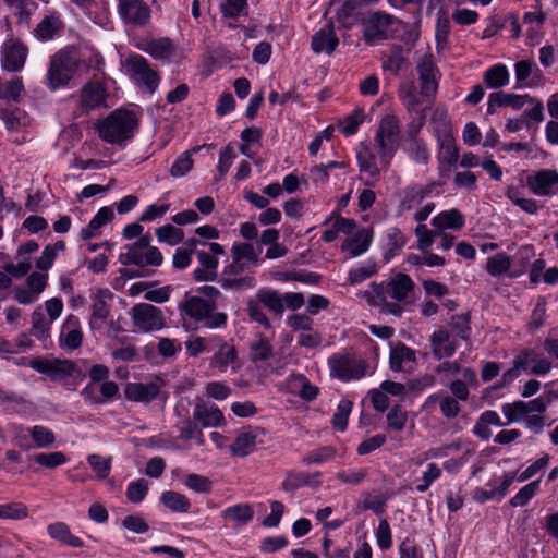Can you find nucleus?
<instances>
[{"mask_svg":"<svg viewBox=\"0 0 558 558\" xmlns=\"http://www.w3.org/2000/svg\"><path fill=\"white\" fill-rule=\"evenodd\" d=\"M28 56L27 46L19 38L9 37L1 47V66L16 73L23 70Z\"/></svg>","mask_w":558,"mask_h":558,"instance_id":"obj_12","label":"nucleus"},{"mask_svg":"<svg viewBox=\"0 0 558 558\" xmlns=\"http://www.w3.org/2000/svg\"><path fill=\"white\" fill-rule=\"evenodd\" d=\"M506 196L526 214L533 215L536 214L537 210L539 209L537 202L533 198L522 197V193L517 186H508L506 191Z\"/></svg>","mask_w":558,"mask_h":558,"instance_id":"obj_50","label":"nucleus"},{"mask_svg":"<svg viewBox=\"0 0 558 558\" xmlns=\"http://www.w3.org/2000/svg\"><path fill=\"white\" fill-rule=\"evenodd\" d=\"M47 533L50 538L59 542L61 545L71 548L84 547V542L81 537L71 532L70 526L62 521L53 522L47 525Z\"/></svg>","mask_w":558,"mask_h":558,"instance_id":"obj_28","label":"nucleus"},{"mask_svg":"<svg viewBox=\"0 0 558 558\" xmlns=\"http://www.w3.org/2000/svg\"><path fill=\"white\" fill-rule=\"evenodd\" d=\"M198 150L199 147H194L192 150H186L182 153L172 163L170 174L174 178H180L187 174L192 170L194 165L191 155L192 153H196Z\"/></svg>","mask_w":558,"mask_h":558,"instance_id":"obj_56","label":"nucleus"},{"mask_svg":"<svg viewBox=\"0 0 558 558\" xmlns=\"http://www.w3.org/2000/svg\"><path fill=\"white\" fill-rule=\"evenodd\" d=\"M429 341L433 355L438 361L453 356L457 351L456 340L447 329L440 328L434 331Z\"/></svg>","mask_w":558,"mask_h":558,"instance_id":"obj_22","label":"nucleus"},{"mask_svg":"<svg viewBox=\"0 0 558 558\" xmlns=\"http://www.w3.org/2000/svg\"><path fill=\"white\" fill-rule=\"evenodd\" d=\"M558 400V391L549 390L542 396L529 401V403H519V412L524 411L529 408L536 410L537 412H546L547 408L555 401Z\"/></svg>","mask_w":558,"mask_h":558,"instance_id":"obj_57","label":"nucleus"},{"mask_svg":"<svg viewBox=\"0 0 558 558\" xmlns=\"http://www.w3.org/2000/svg\"><path fill=\"white\" fill-rule=\"evenodd\" d=\"M449 327L459 339L468 342L471 339V314L469 312L450 317Z\"/></svg>","mask_w":558,"mask_h":558,"instance_id":"obj_45","label":"nucleus"},{"mask_svg":"<svg viewBox=\"0 0 558 558\" xmlns=\"http://www.w3.org/2000/svg\"><path fill=\"white\" fill-rule=\"evenodd\" d=\"M163 386V379L158 376L149 383H128L124 387V396L133 402L150 403L158 398Z\"/></svg>","mask_w":558,"mask_h":558,"instance_id":"obj_15","label":"nucleus"},{"mask_svg":"<svg viewBox=\"0 0 558 558\" xmlns=\"http://www.w3.org/2000/svg\"><path fill=\"white\" fill-rule=\"evenodd\" d=\"M432 225L439 232L446 229L459 230L464 226V217L458 209L445 210L432 219Z\"/></svg>","mask_w":558,"mask_h":558,"instance_id":"obj_36","label":"nucleus"},{"mask_svg":"<svg viewBox=\"0 0 558 558\" xmlns=\"http://www.w3.org/2000/svg\"><path fill=\"white\" fill-rule=\"evenodd\" d=\"M136 246L134 243L124 246L126 252L119 255V262L123 266L135 265L143 268L146 266L158 267L162 264L163 256L158 247H149L146 253H143L144 250Z\"/></svg>","mask_w":558,"mask_h":558,"instance_id":"obj_14","label":"nucleus"},{"mask_svg":"<svg viewBox=\"0 0 558 558\" xmlns=\"http://www.w3.org/2000/svg\"><path fill=\"white\" fill-rule=\"evenodd\" d=\"M26 365L47 375L50 380L62 384L69 390H75L85 378V373L70 360L35 357Z\"/></svg>","mask_w":558,"mask_h":558,"instance_id":"obj_1","label":"nucleus"},{"mask_svg":"<svg viewBox=\"0 0 558 558\" xmlns=\"http://www.w3.org/2000/svg\"><path fill=\"white\" fill-rule=\"evenodd\" d=\"M519 403H529V401L517 400L511 403H504L501 405V412L505 417L508 420V423H517L524 422V425L527 429L535 434L543 433L546 426V412H537L531 408L526 409L523 413L519 412L518 404Z\"/></svg>","mask_w":558,"mask_h":558,"instance_id":"obj_11","label":"nucleus"},{"mask_svg":"<svg viewBox=\"0 0 558 558\" xmlns=\"http://www.w3.org/2000/svg\"><path fill=\"white\" fill-rule=\"evenodd\" d=\"M288 384L292 391L305 401H313L318 396V387L311 384L307 377L300 373H293L288 377Z\"/></svg>","mask_w":558,"mask_h":558,"instance_id":"obj_32","label":"nucleus"},{"mask_svg":"<svg viewBox=\"0 0 558 558\" xmlns=\"http://www.w3.org/2000/svg\"><path fill=\"white\" fill-rule=\"evenodd\" d=\"M113 293L107 289H98L92 295V314L89 317V326L93 330L101 329L108 317L110 316V301Z\"/></svg>","mask_w":558,"mask_h":558,"instance_id":"obj_17","label":"nucleus"},{"mask_svg":"<svg viewBox=\"0 0 558 558\" xmlns=\"http://www.w3.org/2000/svg\"><path fill=\"white\" fill-rule=\"evenodd\" d=\"M106 89L104 86L96 82H89L81 89L80 94V108L83 113L105 105Z\"/></svg>","mask_w":558,"mask_h":558,"instance_id":"obj_21","label":"nucleus"},{"mask_svg":"<svg viewBox=\"0 0 558 558\" xmlns=\"http://www.w3.org/2000/svg\"><path fill=\"white\" fill-rule=\"evenodd\" d=\"M264 305L257 298H248L246 301V312L251 322H255L265 329H271V323L264 312Z\"/></svg>","mask_w":558,"mask_h":558,"instance_id":"obj_51","label":"nucleus"},{"mask_svg":"<svg viewBox=\"0 0 558 558\" xmlns=\"http://www.w3.org/2000/svg\"><path fill=\"white\" fill-rule=\"evenodd\" d=\"M184 485L197 493V494H209L213 489V482L207 476L191 473L187 474L183 481Z\"/></svg>","mask_w":558,"mask_h":558,"instance_id":"obj_61","label":"nucleus"},{"mask_svg":"<svg viewBox=\"0 0 558 558\" xmlns=\"http://www.w3.org/2000/svg\"><path fill=\"white\" fill-rule=\"evenodd\" d=\"M257 435L252 432L240 433L234 441L230 445V451L235 457H246L256 446Z\"/></svg>","mask_w":558,"mask_h":558,"instance_id":"obj_44","label":"nucleus"},{"mask_svg":"<svg viewBox=\"0 0 558 558\" xmlns=\"http://www.w3.org/2000/svg\"><path fill=\"white\" fill-rule=\"evenodd\" d=\"M400 140V126L396 116H385L378 125L375 142L379 148L380 162L388 167L395 153L398 150Z\"/></svg>","mask_w":558,"mask_h":558,"instance_id":"obj_5","label":"nucleus"},{"mask_svg":"<svg viewBox=\"0 0 558 558\" xmlns=\"http://www.w3.org/2000/svg\"><path fill=\"white\" fill-rule=\"evenodd\" d=\"M28 507L21 501H11L0 505V519L2 520H24L28 518Z\"/></svg>","mask_w":558,"mask_h":558,"instance_id":"obj_52","label":"nucleus"},{"mask_svg":"<svg viewBox=\"0 0 558 558\" xmlns=\"http://www.w3.org/2000/svg\"><path fill=\"white\" fill-rule=\"evenodd\" d=\"M255 245L251 242H235L231 247V257L240 262H250L253 265L259 264L256 258Z\"/></svg>","mask_w":558,"mask_h":558,"instance_id":"obj_53","label":"nucleus"},{"mask_svg":"<svg viewBox=\"0 0 558 558\" xmlns=\"http://www.w3.org/2000/svg\"><path fill=\"white\" fill-rule=\"evenodd\" d=\"M61 341L68 349L75 350L82 345L83 333L81 323L75 315H69L62 326Z\"/></svg>","mask_w":558,"mask_h":558,"instance_id":"obj_31","label":"nucleus"},{"mask_svg":"<svg viewBox=\"0 0 558 558\" xmlns=\"http://www.w3.org/2000/svg\"><path fill=\"white\" fill-rule=\"evenodd\" d=\"M509 71L502 63L488 68L483 74V82L488 88L497 89L509 83Z\"/></svg>","mask_w":558,"mask_h":558,"instance_id":"obj_43","label":"nucleus"},{"mask_svg":"<svg viewBox=\"0 0 558 558\" xmlns=\"http://www.w3.org/2000/svg\"><path fill=\"white\" fill-rule=\"evenodd\" d=\"M160 502L170 511L177 513H186L191 509L190 499L175 490H166L160 496Z\"/></svg>","mask_w":558,"mask_h":558,"instance_id":"obj_42","label":"nucleus"},{"mask_svg":"<svg viewBox=\"0 0 558 558\" xmlns=\"http://www.w3.org/2000/svg\"><path fill=\"white\" fill-rule=\"evenodd\" d=\"M64 23L56 12L46 15L35 27L34 36L39 41L52 40L62 29Z\"/></svg>","mask_w":558,"mask_h":558,"instance_id":"obj_29","label":"nucleus"},{"mask_svg":"<svg viewBox=\"0 0 558 558\" xmlns=\"http://www.w3.org/2000/svg\"><path fill=\"white\" fill-rule=\"evenodd\" d=\"M541 73L537 64L534 61L521 60L514 64V74L517 80L515 88L532 87L533 84L526 82L531 75H538Z\"/></svg>","mask_w":558,"mask_h":558,"instance_id":"obj_47","label":"nucleus"},{"mask_svg":"<svg viewBox=\"0 0 558 558\" xmlns=\"http://www.w3.org/2000/svg\"><path fill=\"white\" fill-rule=\"evenodd\" d=\"M184 313L196 322L204 320L205 327L220 328L227 323V314L222 312H215L216 303L207 301L202 296L186 298L184 303L180 305Z\"/></svg>","mask_w":558,"mask_h":558,"instance_id":"obj_6","label":"nucleus"},{"mask_svg":"<svg viewBox=\"0 0 558 558\" xmlns=\"http://www.w3.org/2000/svg\"><path fill=\"white\" fill-rule=\"evenodd\" d=\"M526 185L537 196H551L555 186H558V172L550 169H542L526 179Z\"/></svg>","mask_w":558,"mask_h":558,"instance_id":"obj_19","label":"nucleus"},{"mask_svg":"<svg viewBox=\"0 0 558 558\" xmlns=\"http://www.w3.org/2000/svg\"><path fill=\"white\" fill-rule=\"evenodd\" d=\"M541 478L535 480L525 486H523L511 499L510 505L512 507L525 506L537 493L539 488Z\"/></svg>","mask_w":558,"mask_h":558,"instance_id":"obj_64","label":"nucleus"},{"mask_svg":"<svg viewBox=\"0 0 558 558\" xmlns=\"http://www.w3.org/2000/svg\"><path fill=\"white\" fill-rule=\"evenodd\" d=\"M384 259L386 262H389L392 257H395L407 244L405 235L397 227L387 229L384 234Z\"/></svg>","mask_w":558,"mask_h":558,"instance_id":"obj_34","label":"nucleus"},{"mask_svg":"<svg viewBox=\"0 0 558 558\" xmlns=\"http://www.w3.org/2000/svg\"><path fill=\"white\" fill-rule=\"evenodd\" d=\"M418 73L420 95L427 101H432L437 94L438 83L436 81V65L432 57H423L416 65Z\"/></svg>","mask_w":558,"mask_h":558,"instance_id":"obj_18","label":"nucleus"},{"mask_svg":"<svg viewBox=\"0 0 558 558\" xmlns=\"http://www.w3.org/2000/svg\"><path fill=\"white\" fill-rule=\"evenodd\" d=\"M118 13L124 24L145 27L150 22V8L144 0H118Z\"/></svg>","mask_w":558,"mask_h":558,"instance_id":"obj_13","label":"nucleus"},{"mask_svg":"<svg viewBox=\"0 0 558 558\" xmlns=\"http://www.w3.org/2000/svg\"><path fill=\"white\" fill-rule=\"evenodd\" d=\"M144 50L155 59H168L173 54L174 47L169 38H160L149 40Z\"/></svg>","mask_w":558,"mask_h":558,"instance_id":"obj_48","label":"nucleus"},{"mask_svg":"<svg viewBox=\"0 0 558 558\" xmlns=\"http://www.w3.org/2000/svg\"><path fill=\"white\" fill-rule=\"evenodd\" d=\"M509 424L510 423H508V420L506 422H502L499 414L496 411L486 410L477 418L473 427V434L482 440H488L493 434L489 428L490 425L497 427H505Z\"/></svg>","mask_w":558,"mask_h":558,"instance_id":"obj_30","label":"nucleus"},{"mask_svg":"<svg viewBox=\"0 0 558 558\" xmlns=\"http://www.w3.org/2000/svg\"><path fill=\"white\" fill-rule=\"evenodd\" d=\"M359 0H345L336 11L338 23L345 29H350L357 22L360 23L361 14L359 12Z\"/></svg>","mask_w":558,"mask_h":558,"instance_id":"obj_35","label":"nucleus"},{"mask_svg":"<svg viewBox=\"0 0 558 558\" xmlns=\"http://www.w3.org/2000/svg\"><path fill=\"white\" fill-rule=\"evenodd\" d=\"M339 45L332 22L327 23L323 28L312 36V49L315 53L325 52L331 54Z\"/></svg>","mask_w":558,"mask_h":558,"instance_id":"obj_24","label":"nucleus"},{"mask_svg":"<svg viewBox=\"0 0 558 558\" xmlns=\"http://www.w3.org/2000/svg\"><path fill=\"white\" fill-rule=\"evenodd\" d=\"M425 190L418 184H413L405 187L401 192L399 209L401 211L410 210L415 204L420 203L425 197Z\"/></svg>","mask_w":558,"mask_h":558,"instance_id":"obj_49","label":"nucleus"},{"mask_svg":"<svg viewBox=\"0 0 558 558\" xmlns=\"http://www.w3.org/2000/svg\"><path fill=\"white\" fill-rule=\"evenodd\" d=\"M256 298L276 316L281 317L284 312L282 294L270 288H260L256 292Z\"/></svg>","mask_w":558,"mask_h":558,"instance_id":"obj_39","label":"nucleus"},{"mask_svg":"<svg viewBox=\"0 0 558 558\" xmlns=\"http://www.w3.org/2000/svg\"><path fill=\"white\" fill-rule=\"evenodd\" d=\"M193 420L203 427H219L225 422L223 414L217 405H209L202 400H198L194 407Z\"/></svg>","mask_w":558,"mask_h":558,"instance_id":"obj_25","label":"nucleus"},{"mask_svg":"<svg viewBox=\"0 0 558 558\" xmlns=\"http://www.w3.org/2000/svg\"><path fill=\"white\" fill-rule=\"evenodd\" d=\"M129 314L133 327L142 333L159 331L167 326L163 311L150 303H137Z\"/></svg>","mask_w":558,"mask_h":558,"instance_id":"obj_7","label":"nucleus"},{"mask_svg":"<svg viewBox=\"0 0 558 558\" xmlns=\"http://www.w3.org/2000/svg\"><path fill=\"white\" fill-rule=\"evenodd\" d=\"M138 120L134 112L117 109L97 125L99 137L109 144H122L134 136Z\"/></svg>","mask_w":558,"mask_h":558,"instance_id":"obj_2","label":"nucleus"},{"mask_svg":"<svg viewBox=\"0 0 558 558\" xmlns=\"http://www.w3.org/2000/svg\"><path fill=\"white\" fill-rule=\"evenodd\" d=\"M421 97L416 94L415 88L411 86L402 93L401 101L410 113L422 114L426 113V107L423 106Z\"/></svg>","mask_w":558,"mask_h":558,"instance_id":"obj_62","label":"nucleus"},{"mask_svg":"<svg viewBox=\"0 0 558 558\" xmlns=\"http://www.w3.org/2000/svg\"><path fill=\"white\" fill-rule=\"evenodd\" d=\"M238 357V352L234 345L228 342H221L217 352L210 360L209 366L219 369L223 373L230 364H233Z\"/></svg>","mask_w":558,"mask_h":558,"instance_id":"obj_38","label":"nucleus"},{"mask_svg":"<svg viewBox=\"0 0 558 558\" xmlns=\"http://www.w3.org/2000/svg\"><path fill=\"white\" fill-rule=\"evenodd\" d=\"M437 141L440 146L438 154V169L441 177L448 175L451 167L454 166L459 159V150L456 145L454 137L451 134L450 123L444 119L441 129H436Z\"/></svg>","mask_w":558,"mask_h":558,"instance_id":"obj_8","label":"nucleus"},{"mask_svg":"<svg viewBox=\"0 0 558 558\" xmlns=\"http://www.w3.org/2000/svg\"><path fill=\"white\" fill-rule=\"evenodd\" d=\"M372 240L373 232L368 229H361L342 245V250H349L354 257L360 256L368 250Z\"/></svg>","mask_w":558,"mask_h":558,"instance_id":"obj_40","label":"nucleus"},{"mask_svg":"<svg viewBox=\"0 0 558 558\" xmlns=\"http://www.w3.org/2000/svg\"><path fill=\"white\" fill-rule=\"evenodd\" d=\"M404 151L416 163L427 165L429 162L430 153L423 138L405 141Z\"/></svg>","mask_w":558,"mask_h":558,"instance_id":"obj_46","label":"nucleus"},{"mask_svg":"<svg viewBox=\"0 0 558 558\" xmlns=\"http://www.w3.org/2000/svg\"><path fill=\"white\" fill-rule=\"evenodd\" d=\"M199 267L193 271V279L197 282L216 281L218 279L219 260L206 251L196 252Z\"/></svg>","mask_w":558,"mask_h":558,"instance_id":"obj_23","label":"nucleus"},{"mask_svg":"<svg viewBox=\"0 0 558 558\" xmlns=\"http://www.w3.org/2000/svg\"><path fill=\"white\" fill-rule=\"evenodd\" d=\"M126 72L136 84L148 93H154L158 85L160 77L158 73L153 70L148 61L140 54L130 56L125 61Z\"/></svg>","mask_w":558,"mask_h":558,"instance_id":"obj_10","label":"nucleus"},{"mask_svg":"<svg viewBox=\"0 0 558 558\" xmlns=\"http://www.w3.org/2000/svg\"><path fill=\"white\" fill-rule=\"evenodd\" d=\"M330 375L342 381L360 379L366 374V363L351 354H333L328 359Z\"/></svg>","mask_w":558,"mask_h":558,"instance_id":"obj_9","label":"nucleus"},{"mask_svg":"<svg viewBox=\"0 0 558 558\" xmlns=\"http://www.w3.org/2000/svg\"><path fill=\"white\" fill-rule=\"evenodd\" d=\"M360 23L364 27L363 38L366 45L374 46L393 37L401 22L393 15L384 11H373Z\"/></svg>","mask_w":558,"mask_h":558,"instance_id":"obj_4","label":"nucleus"},{"mask_svg":"<svg viewBox=\"0 0 558 558\" xmlns=\"http://www.w3.org/2000/svg\"><path fill=\"white\" fill-rule=\"evenodd\" d=\"M52 320L45 317L41 308H36L32 314V335L44 340L48 337Z\"/></svg>","mask_w":558,"mask_h":558,"instance_id":"obj_55","label":"nucleus"},{"mask_svg":"<svg viewBox=\"0 0 558 558\" xmlns=\"http://www.w3.org/2000/svg\"><path fill=\"white\" fill-rule=\"evenodd\" d=\"M156 235L159 242L167 243L171 246L181 243L184 239L183 230L169 223L157 228Z\"/></svg>","mask_w":558,"mask_h":558,"instance_id":"obj_60","label":"nucleus"},{"mask_svg":"<svg viewBox=\"0 0 558 558\" xmlns=\"http://www.w3.org/2000/svg\"><path fill=\"white\" fill-rule=\"evenodd\" d=\"M526 102L533 104L534 98L530 95L506 94L504 92L492 93L488 97L487 113L494 114L498 107H511L521 109Z\"/></svg>","mask_w":558,"mask_h":558,"instance_id":"obj_20","label":"nucleus"},{"mask_svg":"<svg viewBox=\"0 0 558 558\" xmlns=\"http://www.w3.org/2000/svg\"><path fill=\"white\" fill-rule=\"evenodd\" d=\"M114 218L113 209L109 206L101 207L96 215L92 218L89 223L81 230V238L85 241L97 236L98 230L112 221Z\"/></svg>","mask_w":558,"mask_h":558,"instance_id":"obj_33","label":"nucleus"},{"mask_svg":"<svg viewBox=\"0 0 558 558\" xmlns=\"http://www.w3.org/2000/svg\"><path fill=\"white\" fill-rule=\"evenodd\" d=\"M274 357V347L265 335L258 333L250 344V359L253 363L266 362Z\"/></svg>","mask_w":558,"mask_h":558,"instance_id":"obj_41","label":"nucleus"},{"mask_svg":"<svg viewBox=\"0 0 558 558\" xmlns=\"http://www.w3.org/2000/svg\"><path fill=\"white\" fill-rule=\"evenodd\" d=\"M337 449L332 446H323L310 451L302 458L304 464H322L335 458Z\"/></svg>","mask_w":558,"mask_h":558,"instance_id":"obj_58","label":"nucleus"},{"mask_svg":"<svg viewBox=\"0 0 558 558\" xmlns=\"http://www.w3.org/2000/svg\"><path fill=\"white\" fill-rule=\"evenodd\" d=\"M373 286L374 292L378 298L385 299L386 295H389L391 299L399 302L404 301L409 292H411L415 287L411 277L402 272L393 276L386 288L383 286Z\"/></svg>","mask_w":558,"mask_h":558,"instance_id":"obj_16","label":"nucleus"},{"mask_svg":"<svg viewBox=\"0 0 558 558\" xmlns=\"http://www.w3.org/2000/svg\"><path fill=\"white\" fill-rule=\"evenodd\" d=\"M416 362V351L405 345L403 342H397L390 348L389 366L391 371L403 372L407 369V364H414Z\"/></svg>","mask_w":558,"mask_h":558,"instance_id":"obj_27","label":"nucleus"},{"mask_svg":"<svg viewBox=\"0 0 558 558\" xmlns=\"http://www.w3.org/2000/svg\"><path fill=\"white\" fill-rule=\"evenodd\" d=\"M29 435L36 448H48L56 442V436L51 429L43 425H35L29 429Z\"/></svg>","mask_w":558,"mask_h":558,"instance_id":"obj_59","label":"nucleus"},{"mask_svg":"<svg viewBox=\"0 0 558 558\" xmlns=\"http://www.w3.org/2000/svg\"><path fill=\"white\" fill-rule=\"evenodd\" d=\"M225 290H244L256 286V279L253 276L232 278L231 276H218L216 280Z\"/></svg>","mask_w":558,"mask_h":558,"instance_id":"obj_54","label":"nucleus"},{"mask_svg":"<svg viewBox=\"0 0 558 558\" xmlns=\"http://www.w3.org/2000/svg\"><path fill=\"white\" fill-rule=\"evenodd\" d=\"M353 403L348 399H342L337 407V411L332 415V426L343 432L347 428L349 415L352 411Z\"/></svg>","mask_w":558,"mask_h":558,"instance_id":"obj_63","label":"nucleus"},{"mask_svg":"<svg viewBox=\"0 0 558 558\" xmlns=\"http://www.w3.org/2000/svg\"><path fill=\"white\" fill-rule=\"evenodd\" d=\"M221 517L225 521L234 522L239 525H246L253 520L254 510L250 504H236L227 507L221 512Z\"/></svg>","mask_w":558,"mask_h":558,"instance_id":"obj_37","label":"nucleus"},{"mask_svg":"<svg viewBox=\"0 0 558 558\" xmlns=\"http://www.w3.org/2000/svg\"><path fill=\"white\" fill-rule=\"evenodd\" d=\"M80 68L78 58L69 49H61L50 57L45 85L50 92L66 87Z\"/></svg>","mask_w":558,"mask_h":558,"instance_id":"obj_3","label":"nucleus"},{"mask_svg":"<svg viewBox=\"0 0 558 558\" xmlns=\"http://www.w3.org/2000/svg\"><path fill=\"white\" fill-rule=\"evenodd\" d=\"M320 472H296L288 471L281 484L284 492H294L301 487H318L322 485Z\"/></svg>","mask_w":558,"mask_h":558,"instance_id":"obj_26","label":"nucleus"}]
</instances>
